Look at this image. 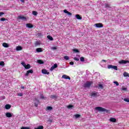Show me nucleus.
<instances>
[{"label":"nucleus","mask_w":129,"mask_h":129,"mask_svg":"<svg viewBox=\"0 0 129 129\" xmlns=\"http://www.w3.org/2000/svg\"><path fill=\"white\" fill-rule=\"evenodd\" d=\"M113 83L114 84H116V86H118L119 85V84H118V82H117L116 81L113 82Z\"/></svg>","instance_id":"nucleus-39"},{"label":"nucleus","mask_w":129,"mask_h":129,"mask_svg":"<svg viewBox=\"0 0 129 129\" xmlns=\"http://www.w3.org/2000/svg\"><path fill=\"white\" fill-rule=\"evenodd\" d=\"M51 50H57V46L51 47Z\"/></svg>","instance_id":"nucleus-38"},{"label":"nucleus","mask_w":129,"mask_h":129,"mask_svg":"<svg viewBox=\"0 0 129 129\" xmlns=\"http://www.w3.org/2000/svg\"><path fill=\"white\" fill-rule=\"evenodd\" d=\"M5 13H4V12H0V17H2V16H3V15H4Z\"/></svg>","instance_id":"nucleus-48"},{"label":"nucleus","mask_w":129,"mask_h":129,"mask_svg":"<svg viewBox=\"0 0 129 129\" xmlns=\"http://www.w3.org/2000/svg\"><path fill=\"white\" fill-rule=\"evenodd\" d=\"M6 109H10L11 108V105L7 104L5 105Z\"/></svg>","instance_id":"nucleus-21"},{"label":"nucleus","mask_w":129,"mask_h":129,"mask_svg":"<svg viewBox=\"0 0 129 129\" xmlns=\"http://www.w3.org/2000/svg\"><path fill=\"white\" fill-rule=\"evenodd\" d=\"M127 63V60H121L119 61V64H126Z\"/></svg>","instance_id":"nucleus-10"},{"label":"nucleus","mask_w":129,"mask_h":129,"mask_svg":"<svg viewBox=\"0 0 129 129\" xmlns=\"http://www.w3.org/2000/svg\"><path fill=\"white\" fill-rule=\"evenodd\" d=\"M109 120L111 122H116V119H115V118H113V117L110 118Z\"/></svg>","instance_id":"nucleus-14"},{"label":"nucleus","mask_w":129,"mask_h":129,"mask_svg":"<svg viewBox=\"0 0 129 129\" xmlns=\"http://www.w3.org/2000/svg\"><path fill=\"white\" fill-rule=\"evenodd\" d=\"M62 78H63L64 79H69V80H70L71 79V78H70V77L66 75H62Z\"/></svg>","instance_id":"nucleus-8"},{"label":"nucleus","mask_w":129,"mask_h":129,"mask_svg":"<svg viewBox=\"0 0 129 129\" xmlns=\"http://www.w3.org/2000/svg\"><path fill=\"white\" fill-rule=\"evenodd\" d=\"M123 76H124V77H129V74L126 72H124L123 73Z\"/></svg>","instance_id":"nucleus-27"},{"label":"nucleus","mask_w":129,"mask_h":129,"mask_svg":"<svg viewBox=\"0 0 129 129\" xmlns=\"http://www.w3.org/2000/svg\"><path fill=\"white\" fill-rule=\"evenodd\" d=\"M64 59H65V60H69L70 58H69V56L66 55V56H64L63 57Z\"/></svg>","instance_id":"nucleus-33"},{"label":"nucleus","mask_w":129,"mask_h":129,"mask_svg":"<svg viewBox=\"0 0 129 129\" xmlns=\"http://www.w3.org/2000/svg\"><path fill=\"white\" fill-rule=\"evenodd\" d=\"M1 98H2V99H5L6 98V97L3 96L1 97Z\"/></svg>","instance_id":"nucleus-51"},{"label":"nucleus","mask_w":129,"mask_h":129,"mask_svg":"<svg viewBox=\"0 0 129 129\" xmlns=\"http://www.w3.org/2000/svg\"><path fill=\"white\" fill-rule=\"evenodd\" d=\"M34 45H35V47H37V46H40V45H41V42L40 41H36Z\"/></svg>","instance_id":"nucleus-17"},{"label":"nucleus","mask_w":129,"mask_h":129,"mask_svg":"<svg viewBox=\"0 0 129 129\" xmlns=\"http://www.w3.org/2000/svg\"><path fill=\"white\" fill-rule=\"evenodd\" d=\"M50 98H52L53 99H55V98H57V96L56 95H52L50 96Z\"/></svg>","instance_id":"nucleus-28"},{"label":"nucleus","mask_w":129,"mask_h":129,"mask_svg":"<svg viewBox=\"0 0 129 129\" xmlns=\"http://www.w3.org/2000/svg\"><path fill=\"white\" fill-rule=\"evenodd\" d=\"M47 38L48 39V40H50V41H53V37H52V36L48 35Z\"/></svg>","instance_id":"nucleus-23"},{"label":"nucleus","mask_w":129,"mask_h":129,"mask_svg":"<svg viewBox=\"0 0 129 129\" xmlns=\"http://www.w3.org/2000/svg\"><path fill=\"white\" fill-rule=\"evenodd\" d=\"M42 73H43V74H47V75H49V74H50V73L46 70H42Z\"/></svg>","instance_id":"nucleus-9"},{"label":"nucleus","mask_w":129,"mask_h":129,"mask_svg":"<svg viewBox=\"0 0 129 129\" xmlns=\"http://www.w3.org/2000/svg\"><path fill=\"white\" fill-rule=\"evenodd\" d=\"M63 13H64L65 14H68V15L69 16H72V14L69 12H68L67 10H63Z\"/></svg>","instance_id":"nucleus-15"},{"label":"nucleus","mask_w":129,"mask_h":129,"mask_svg":"<svg viewBox=\"0 0 129 129\" xmlns=\"http://www.w3.org/2000/svg\"><path fill=\"white\" fill-rule=\"evenodd\" d=\"M18 20H22V21H26V20H27V18L23 16H18Z\"/></svg>","instance_id":"nucleus-5"},{"label":"nucleus","mask_w":129,"mask_h":129,"mask_svg":"<svg viewBox=\"0 0 129 129\" xmlns=\"http://www.w3.org/2000/svg\"><path fill=\"white\" fill-rule=\"evenodd\" d=\"M21 129H30V127H24L23 126L21 127Z\"/></svg>","instance_id":"nucleus-42"},{"label":"nucleus","mask_w":129,"mask_h":129,"mask_svg":"<svg viewBox=\"0 0 129 129\" xmlns=\"http://www.w3.org/2000/svg\"><path fill=\"white\" fill-rule=\"evenodd\" d=\"M105 8H110V6L108 4H105Z\"/></svg>","instance_id":"nucleus-34"},{"label":"nucleus","mask_w":129,"mask_h":129,"mask_svg":"<svg viewBox=\"0 0 129 129\" xmlns=\"http://www.w3.org/2000/svg\"><path fill=\"white\" fill-rule=\"evenodd\" d=\"M121 90L123 91H125L126 90V88L122 87Z\"/></svg>","instance_id":"nucleus-47"},{"label":"nucleus","mask_w":129,"mask_h":129,"mask_svg":"<svg viewBox=\"0 0 129 129\" xmlns=\"http://www.w3.org/2000/svg\"><path fill=\"white\" fill-rule=\"evenodd\" d=\"M91 96H92V97H97V92L92 93Z\"/></svg>","instance_id":"nucleus-11"},{"label":"nucleus","mask_w":129,"mask_h":129,"mask_svg":"<svg viewBox=\"0 0 129 129\" xmlns=\"http://www.w3.org/2000/svg\"><path fill=\"white\" fill-rule=\"evenodd\" d=\"M21 64H22V65L24 67V68H25L26 64V63H25V62H21Z\"/></svg>","instance_id":"nucleus-41"},{"label":"nucleus","mask_w":129,"mask_h":129,"mask_svg":"<svg viewBox=\"0 0 129 129\" xmlns=\"http://www.w3.org/2000/svg\"><path fill=\"white\" fill-rule=\"evenodd\" d=\"M21 2H22V3H25V1L24 0H20Z\"/></svg>","instance_id":"nucleus-53"},{"label":"nucleus","mask_w":129,"mask_h":129,"mask_svg":"<svg viewBox=\"0 0 129 129\" xmlns=\"http://www.w3.org/2000/svg\"><path fill=\"white\" fill-rule=\"evenodd\" d=\"M26 27H27V28H33V26L31 24H27Z\"/></svg>","instance_id":"nucleus-22"},{"label":"nucleus","mask_w":129,"mask_h":129,"mask_svg":"<svg viewBox=\"0 0 129 129\" xmlns=\"http://www.w3.org/2000/svg\"><path fill=\"white\" fill-rule=\"evenodd\" d=\"M0 66H5V62L1 61L0 62Z\"/></svg>","instance_id":"nucleus-35"},{"label":"nucleus","mask_w":129,"mask_h":129,"mask_svg":"<svg viewBox=\"0 0 129 129\" xmlns=\"http://www.w3.org/2000/svg\"><path fill=\"white\" fill-rule=\"evenodd\" d=\"M34 129H44V126H43V125H40L38 127L35 128Z\"/></svg>","instance_id":"nucleus-30"},{"label":"nucleus","mask_w":129,"mask_h":129,"mask_svg":"<svg viewBox=\"0 0 129 129\" xmlns=\"http://www.w3.org/2000/svg\"><path fill=\"white\" fill-rule=\"evenodd\" d=\"M1 21L2 22H5V21H6V18H2L1 19Z\"/></svg>","instance_id":"nucleus-44"},{"label":"nucleus","mask_w":129,"mask_h":129,"mask_svg":"<svg viewBox=\"0 0 129 129\" xmlns=\"http://www.w3.org/2000/svg\"><path fill=\"white\" fill-rule=\"evenodd\" d=\"M124 101H125L126 102H129V98H124Z\"/></svg>","instance_id":"nucleus-40"},{"label":"nucleus","mask_w":129,"mask_h":129,"mask_svg":"<svg viewBox=\"0 0 129 129\" xmlns=\"http://www.w3.org/2000/svg\"><path fill=\"white\" fill-rule=\"evenodd\" d=\"M6 116H7V117H12V116H13V115H12V113L11 112L6 113Z\"/></svg>","instance_id":"nucleus-13"},{"label":"nucleus","mask_w":129,"mask_h":129,"mask_svg":"<svg viewBox=\"0 0 129 129\" xmlns=\"http://www.w3.org/2000/svg\"><path fill=\"white\" fill-rule=\"evenodd\" d=\"M102 61H103V62H106V61L105 60H104V59H103Z\"/></svg>","instance_id":"nucleus-54"},{"label":"nucleus","mask_w":129,"mask_h":129,"mask_svg":"<svg viewBox=\"0 0 129 129\" xmlns=\"http://www.w3.org/2000/svg\"><path fill=\"white\" fill-rule=\"evenodd\" d=\"M98 88L99 89H103V86L102 84L98 85Z\"/></svg>","instance_id":"nucleus-20"},{"label":"nucleus","mask_w":129,"mask_h":129,"mask_svg":"<svg viewBox=\"0 0 129 129\" xmlns=\"http://www.w3.org/2000/svg\"><path fill=\"white\" fill-rule=\"evenodd\" d=\"M24 94L23 93H18L17 95L18 96H23Z\"/></svg>","instance_id":"nucleus-32"},{"label":"nucleus","mask_w":129,"mask_h":129,"mask_svg":"<svg viewBox=\"0 0 129 129\" xmlns=\"http://www.w3.org/2000/svg\"><path fill=\"white\" fill-rule=\"evenodd\" d=\"M32 14L33 15V16H37V15H38V12H37L36 11H33L32 12Z\"/></svg>","instance_id":"nucleus-31"},{"label":"nucleus","mask_w":129,"mask_h":129,"mask_svg":"<svg viewBox=\"0 0 129 129\" xmlns=\"http://www.w3.org/2000/svg\"><path fill=\"white\" fill-rule=\"evenodd\" d=\"M75 116L76 118H78L80 117V115L77 114L75 115Z\"/></svg>","instance_id":"nucleus-36"},{"label":"nucleus","mask_w":129,"mask_h":129,"mask_svg":"<svg viewBox=\"0 0 129 129\" xmlns=\"http://www.w3.org/2000/svg\"><path fill=\"white\" fill-rule=\"evenodd\" d=\"M94 27H96V28H103V25L102 23H96L94 25Z\"/></svg>","instance_id":"nucleus-4"},{"label":"nucleus","mask_w":129,"mask_h":129,"mask_svg":"<svg viewBox=\"0 0 129 129\" xmlns=\"http://www.w3.org/2000/svg\"><path fill=\"white\" fill-rule=\"evenodd\" d=\"M93 84V82L92 81H87L84 84V87H85V88H89L91 85Z\"/></svg>","instance_id":"nucleus-1"},{"label":"nucleus","mask_w":129,"mask_h":129,"mask_svg":"<svg viewBox=\"0 0 129 129\" xmlns=\"http://www.w3.org/2000/svg\"><path fill=\"white\" fill-rule=\"evenodd\" d=\"M70 65H74V62L73 61H71L70 62Z\"/></svg>","instance_id":"nucleus-49"},{"label":"nucleus","mask_w":129,"mask_h":129,"mask_svg":"<svg viewBox=\"0 0 129 129\" xmlns=\"http://www.w3.org/2000/svg\"><path fill=\"white\" fill-rule=\"evenodd\" d=\"M57 67H58V65H57L56 63H55L54 64H53V66H52L51 67V68L50 69V71H53V70H54V69H55V68H57Z\"/></svg>","instance_id":"nucleus-6"},{"label":"nucleus","mask_w":129,"mask_h":129,"mask_svg":"<svg viewBox=\"0 0 129 129\" xmlns=\"http://www.w3.org/2000/svg\"><path fill=\"white\" fill-rule=\"evenodd\" d=\"M22 48L21 47V46H18L17 47H16V50L17 51H21V50H22Z\"/></svg>","instance_id":"nucleus-24"},{"label":"nucleus","mask_w":129,"mask_h":129,"mask_svg":"<svg viewBox=\"0 0 129 129\" xmlns=\"http://www.w3.org/2000/svg\"><path fill=\"white\" fill-rule=\"evenodd\" d=\"M37 62H38L39 64H44V61L41 59L37 60Z\"/></svg>","instance_id":"nucleus-26"},{"label":"nucleus","mask_w":129,"mask_h":129,"mask_svg":"<svg viewBox=\"0 0 129 129\" xmlns=\"http://www.w3.org/2000/svg\"><path fill=\"white\" fill-rule=\"evenodd\" d=\"M76 18L78 19V20H82V17H80V15L77 14L76 15Z\"/></svg>","instance_id":"nucleus-19"},{"label":"nucleus","mask_w":129,"mask_h":129,"mask_svg":"<svg viewBox=\"0 0 129 129\" xmlns=\"http://www.w3.org/2000/svg\"><path fill=\"white\" fill-rule=\"evenodd\" d=\"M39 100L35 99L34 104L36 107H38V105H39Z\"/></svg>","instance_id":"nucleus-12"},{"label":"nucleus","mask_w":129,"mask_h":129,"mask_svg":"<svg viewBox=\"0 0 129 129\" xmlns=\"http://www.w3.org/2000/svg\"><path fill=\"white\" fill-rule=\"evenodd\" d=\"M73 107V105H69L67 106L68 108H72Z\"/></svg>","instance_id":"nucleus-43"},{"label":"nucleus","mask_w":129,"mask_h":129,"mask_svg":"<svg viewBox=\"0 0 129 129\" xmlns=\"http://www.w3.org/2000/svg\"><path fill=\"white\" fill-rule=\"evenodd\" d=\"M25 69H30L31 68V65L30 64H28L27 65L25 66Z\"/></svg>","instance_id":"nucleus-25"},{"label":"nucleus","mask_w":129,"mask_h":129,"mask_svg":"<svg viewBox=\"0 0 129 129\" xmlns=\"http://www.w3.org/2000/svg\"><path fill=\"white\" fill-rule=\"evenodd\" d=\"M76 61H79V58L77 57H74V58Z\"/></svg>","instance_id":"nucleus-46"},{"label":"nucleus","mask_w":129,"mask_h":129,"mask_svg":"<svg viewBox=\"0 0 129 129\" xmlns=\"http://www.w3.org/2000/svg\"><path fill=\"white\" fill-rule=\"evenodd\" d=\"M73 51H74V52H75L76 53H79V50H78V49H74Z\"/></svg>","instance_id":"nucleus-37"},{"label":"nucleus","mask_w":129,"mask_h":129,"mask_svg":"<svg viewBox=\"0 0 129 129\" xmlns=\"http://www.w3.org/2000/svg\"><path fill=\"white\" fill-rule=\"evenodd\" d=\"M80 60H81V61H82V62H84V57H81L80 58Z\"/></svg>","instance_id":"nucleus-45"},{"label":"nucleus","mask_w":129,"mask_h":129,"mask_svg":"<svg viewBox=\"0 0 129 129\" xmlns=\"http://www.w3.org/2000/svg\"><path fill=\"white\" fill-rule=\"evenodd\" d=\"M3 46L4 47V48H9V44H8L7 43H3Z\"/></svg>","instance_id":"nucleus-18"},{"label":"nucleus","mask_w":129,"mask_h":129,"mask_svg":"<svg viewBox=\"0 0 129 129\" xmlns=\"http://www.w3.org/2000/svg\"><path fill=\"white\" fill-rule=\"evenodd\" d=\"M21 88L22 89H25V87H24V86H21Z\"/></svg>","instance_id":"nucleus-52"},{"label":"nucleus","mask_w":129,"mask_h":129,"mask_svg":"<svg viewBox=\"0 0 129 129\" xmlns=\"http://www.w3.org/2000/svg\"><path fill=\"white\" fill-rule=\"evenodd\" d=\"M36 52H37V53H40V52H43L42 48H36Z\"/></svg>","instance_id":"nucleus-16"},{"label":"nucleus","mask_w":129,"mask_h":129,"mask_svg":"<svg viewBox=\"0 0 129 129\" xmlns=\"http://www.w3.org/2000/svg\"><path fill=\"white\" fill-rule=\"evenodd\" d=\"M51 109H53V108L51 106H47L46 107V110H51Z\"/></svg>","instance_id":"nucleus-29"},{"label":"nucleus","mask_w":129,"mask_h":129,"mask_svg":"<svg viewBox=\"0 0 129 129\" xmlns=\"http://www.w3.org/2000/svg\"><path fill=\"white\" fill-rule=\"evenodd\" d=\"M108 69H114V70H117V67L112 65H108L107 66Z\"/></svg>","instance_id":"nucleus-3"},{"label":"nucleus","mask_w":129,"mask_h":129,"mask_svg":"<svg viewBox=\"0 0 129 129\" xmlns=\"http://www.w3.org/2000/svg\"><path fill=\"white\" fill-rule=\"evenodd\" d=\"M40 98H41V99H43V98H44V96L41 95V96H40Z\"/></svg>","instance_id":"nucleus-50"},{"label":"nucleus","mask_w":129,"mask_h":129,"mask_svg":"<svg viewBox=\"0 0 129 129\" xmlns=\"http://www.w3.org/2000/svg\"><path fill=\"white\" fill-rule=\"evenodd\" d=\"M95 109L98 110V111H101L102 112L106 111V109L101 107H96L95 108Z\"/></svg>","instance_id":"nucleus-2"},{"label":"nucleus","mask_w":129,"mask_h":129,"mask_svg":"<svg viewBox=\"0 0 129 129\" xmlns=\"http://www.w3.org/2000/svg\"><path fill=\"white\" fill-rule=\"evenodd\" d=\"M33 70H30L27 72V73L25 74V76H29V74L31 73V74H33Z\"/></svg>","instance_id":"nucleus-7"}]
</instances>
